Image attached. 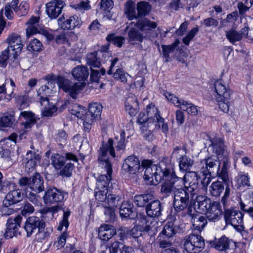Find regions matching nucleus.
<instances>
[{"mask_svg": "<svg viewBox=\"0 0 253 253\" xmlns=\"http://www.w3.org/2000/svg\"><path fill=\"white\" fill-rule=\"evenodd\" d=\"M99 150L98 160L102 167H104L107 174H101L98 177L95 189V197L99 202L105 203L108 196V187L112 173V165L109 161L107 154L109 152L112 157H115L113 140L111 138L109 139L106 143L102 144Z\"/></svg>", "mask_w": 253, "mask_h": 253, "instance_id": "f257e3e1", "label": "nucleus"}, {"mask_svg": "<svg viewBox=\"0 0 253 253\" xmlns=\"http://www.w3.org/2000/svg\"><path fill=\"white\" fill-rule=\"evenodd\" d=\"M146 115L144 112H140L138 117V122L143 125L141 127V131L144 133L146 139L150 141L152 139L151 131L161 127L163 132L167 133L169 127L164 122V119L161 117L160 112L155 106L151 104L146 108Z\"/></svg>", "mask_w": 253, "mask_h": 253, "instance_id": "f03ea898", "label": "nucleus"}, {"mask_svg": "<svg viewBox=\"0 0 253 253\" xmlns=\"http://www.w3.org/2000/svg\"><path fill=\"white\" fill-rule=\"evenodd\" d=\"M201 165L203 169H204V166H205V170H204L203 172L206 170L210 176H218L219 179L222 180L224 183L225 185V192L221 200V202L225 206L230 196V188L229 186L231 183L228 172V163L227 161H223L220 172V163L216 156H212L202 160Z\"/></svg>", "mask_w": 253, "mask_h": 253, "instance_id": "7ed1b4c3", "label": "nucleus"}, {"mask_svg": "<svg viewBox=\"0 0 253 253\" xmlns=\"http://www.w3.org/2000/svg\"><path fill=\"white\" fill-rule=\"evenodd\" d=\"M45 222L41 218L32 216L27 219L25 223L24 229L28 237H30L33 233L38 231L36 235V238L38 242H42L45 239L49 237L53 231L52 228H45Z\"/></svg>", "mask_w": 253, "mask_h": 253, "instance_id": "20e7f679", "label": "nucleus"}, {"mask_svg": "<svg viewBox=\"0 0 253 253\" xmlns=\"http://www.w3.org/2000/svg\"><path fill=\"white\" fill-rule=\"evenodd\" d=\"M195 194L180 187L177 189L173 195V207L175 211L180 212L187 209V213L192 215L193 204L195 203Z\"/></svg>", "mask_w": 253, "mask_h": 253, "instance_id": "39448f33", "label": "nucleus"}, {"mask_svg": "<svg viewBox=\"0 0 253 253\" xmlns=\"http://www.w3.org/2000/svg\"><path fill=\"white\" fill-rule=\"evenodd\" d=\"M57 84L59 88L74 99L77 98L78 95L84 88L82 83H73L62 76L57 77Z\"/></svg>", "mask_w": 253, "mask_h": 253, "instance_id": "423d86ee", "label": "nucleus"}, {"mask_svg": "<svg viewBox=\"0 0 253 253\" xmlns=\"http://www.w3.org/2000/svg\"><path fill=\"white\" fill-rule=\"evenodd\" d=\"M163 180L165 182L161 186V192L167 196H169L171 193L174 195L177 189L183 187L182 178L178 177L175 173H171L169 177H165Z\"/></svg>", "mask_w": 253, "mask_h": 253, "instance_id": "0eeeda50", "label": "nucleus"}, {"mask_svg": "<svg viewBox=\"0 0 253 253\" xmlns=\"http://www.w3.org/2000/svg\"><path fill=\"white\" fill-rule=\"evenodd\" d=\"M142 167L145 169L144 178L145 180L151 182L155 180L157 182H159L164 179L162 169L158 166L152 164L150 160L143 161Z\"/></svg>", "mask_w": 253, "mask_h": 253, "instance_id": "6e6552de", "label": "nucleus"}, {"mask_svg": "<svg viewBox=\"0 0 253 253\" xmlns=\"http://www.w3.org/2000/svg\"><path fill=\"white\" fill-rule=\"evenodd\" d=\"M184 247L189 253H198L205 247L203 238L198 234H191L184 238Z\"/></svg>", "mask_w": 253, "mask_h": 253, "instance_id": "1a4fd4ad", "label": "nucleus"}, {"mask_svg": "<svg viewBox=\"0 0 253 253\" xmlns=\"http://www.w3.org/2000/svg\"><path fill=\"white\" fill-rule=\"evenodd\" d=\"M140 163L139 159L133 155L128 156L122 165V173L127 177H131L139 171Z\"/></svg>", "mask_w": 253, "mask_h": 253, "instance_id": "9d476101", "label": "nucleus"}, {"mask_svg": "<svg viewBox=\"0 0 253 253\" xmlns=\"http://www.w3.org/2000/svg\"><path fill=\"white\" fill-rule=\"evenodd\" d=\"M58 23L64 30H73L76 28H80L83 22L79 16L73 15L66 18L63 16L58 20Z\"/></svg>", "mask_w": 253, "mask_h": 253, "instance_id": "9b49d317", "label": "nucleus"}, {"mask_svg": "<svg viewBox=\"0 0 253 253\" xmlns=\"http://www.w3.org/2000/svg\"><path fill=\"white\" fill-rule=\"evenodd\" d=\"M5 42L8 44L7 48L13 52V58H16L20 54L23 46L21 37L18 34L13 33L8 36Z\"/></svg>", "mask_w": 253, "mask_h": 253, "instance_id": "f8f14e48", "label": "nucleus"}, {"mask_svg": "<svg viewBox=\"0 0 253 253\" xmlns=\"http://www.w3.org/2000/svg\"><path fill=\"white\" fill-rule=\"evenodd\" d=\"M65 195V192L54 187H49L45 192L43 200L46 204L57 203L63 201Z\"/></svg>", "mask_w": 253, "mask_h": 253, "instance_id": "ddd939ff", "label": "nucleus"}, {"mask_svg": "<svg viewBox=\"0 0 253 253\" xmlns=\"http://www.w3.org/2000/svg\"><path fill=\"white\" fill-rule=\"evenodd\" d=\"M183 181V186L184 189L190 192L194 193L197 195L198 187V177L197 173L194 171L186 172L183 178H181Z\"/></svg>", "mask_w": 253, "mask_h": 253, "instance_id": "4468645a", "label": "nucleus"}, {"mask_svg": "<svg viewBox=\"0 0 253 253\" xmlns=\"http://www.w3.org/2000/svg\"><path fill=\"white\" fill-rule=\"evenodd\" d=\"M243 217V214L239 211L235 209H228L225 211L224 218L226 222L234 227L242 226Z\"/></svg>", "mask_w": 253, "mask_h": 253, "instance_id": "2eb2a0df", "label": "nucleus"}, {"mask_svg": "<svg viewBox=\"0 0 253 253\" xmlns=\"http://www.w3.org/2000/svg\"><path fill=\"white\" fill-rule=\"evenodd\" d=\"M22 219V217L20 215H17L14 218H9L7 220L4 233L6 238H11L19 233L18 229L20 226Z\"/></svg>", "mask_w": 253, "mask_h": 253, "instance_id": "dca6fc26", "label": "nucleus"}, {"mask_svg": "<svg viewBox=\"0 0 253 253\" xmlns=\"http://www.w3.org/2000/svg\"><path fill=\"white\" fill-rule=\"evenodd\" d=\"M213 88L215 93V99L221 100L222 98H230L231 90L229 86L223 80L215 81Z\"/></svg>", "mask_w": 253, "mask_h": 253, "instance_id": "f3484780", "label": "nucleus"}, {"mask_svg": "<svg viewBox=\"0 0 253 253\" xmlns=\"http://www.w3.org/2000/svg\"><path fill=\"white\" fill-rule=\"evenodd\" d=\"M70 214V211H65L64 212L63 219L60 223L57 229L59 231H62L63 227H65V231L61 235V236L58 238L57 242V247L58 248H62L64 247L66 244V238L67 237V233L65 232L67 230L68 227L69 226L68 217Z\"/></svg>", "mask_w": 253, "mask_h": 253, "instance_id": "a211bd4d", "label": "nucleus"}, {"mask_svg": "<svg viewBox=\"0 0 253 253\" xmlns=\"http://www.w3.org/2000/svg\"><path fill=\"white\" fill-rule=\"evenodd\" d=\"M195 200L196 201H195V203L193 204L194 207L193 208L194 211L200 213H205L212 204L210 199L205 196H198L195 195Z\"/></svg>", "mask_w": 253, "mask_h": 253, "instance_id": "6ab92c4d", "label": "nucleus"}, {"mask_svg": "<svg viewBox=\"0 0 253 253\" xmlns=\"http://www.w3.org/2000/svg\"><path fill=\"white\" fill-rule=\"evenodd\" d=\"M63 6L61 0L51 1L46 4V13L51 19H55L61 14Z\"/></svg>", "mask_w": 253, "mask_h": 253, "instance_id": "aec40b11", "label": "nucleus"}, {"mask_svg": "<svg viewBox=\"0 0 253 253\" xmlns=\"http://www.w3.org/2000/svg\"><path fill=\"white\" fill-rule=\"evenodd\" d=\"M125 107L126 111L131 116H134L139 110V104L136 97L133 94L127 95L125 101Z\"/></svg>", "mask_w": 253, "mask_h": 253, "instance_id": "412c9836", "label": "nucleus"}, {"mask_svg": "<svg viewBox=\"0 0 253 253\" xmlns=\"http://www.w3.org/2000/svg\"><path fill=\"white\" fill-rule=\"evenodd\" d=\"M209 148H211L217 156H226L227 151L223 140L221 138L215 137L210 139Z\"/></svg>", "mask_w": 253, "mask_h": 253, "instance_id": "4be33fe9", "label": "nucleus"}, {"mask_svg": "<svg viewBox=\"0 0 253 253\" xmlns=\"http://www.w3.org/2000/svg\"><path fill=\"white\" fill-rule=\"evenodd\" d=\"M128 41L130 44L136 46L139 49H142L141 43L143 42L144 36L139 29L131 28L128 31Z\"/></svg>", "mask_w": 253, "mask_h": 253, "instance_id": "5701e85b", "label": "nucleus"}, {"mask_svg": "<svg viewBox=\"0 0 253 253\" xmlns=\"http://www.w3.org/2000/svg\"><path fill=\"white\" fill-rule=\"evenodd\" d=\"M248 33L249 28L245 27L239 32L234 29L226 31V37L231 43H234L241 41L244 37H248Z\"/></svg>", "mask_w": 253, "mask_h": 253, "instance_id": "b1692460", "label": "nucleus"}, {"mask_svg": "<svg viewBox=\"0 0 253 253\" xmlns=\"http://www.w3.org/2000/svg\"><path fill=\"white\" fill-rule=\"evenodd\" d=\"M205 214L210 221L215 222L218 220L221 215V210L219 204L213 202Z\"/></svg>", "mask_w": 253, "mask_h": 253, "instance_id": "393cba45", "label": "nucleus"}, {"mask_svg": "<svg viewBox=\"0 0 253 253\" xmlns=\"http://www.w3.org/2000/svg\"><path fill=\"white\" fill-rule=\"evenodd\" d=\"M116 233L115 228L108 224L102 225L99 228L98 237L103 241H108Z\"/></svg>", "mask_w": 253, "mask_h": 253, "instance_id": "a878e982", "label": "nucleus"}, {"mask_svg": "<svg viewBox=\"0 0 253 253\" xmlns=\"http://www.w3.org/2000/svg\"><path fill=\"white\" fill-rule=\"evenodd\" d=\"M161 205L159 200H152L146 206V211L148 216L152 217H158L161 214Z\"/></svg>", "mask_w": 253, "mask_h": 253, "instance_id": "bb28decb", "label": "nucleus"}, {"mask_svg": "<svg viewBox=\"0 0 253 253\" xmlns=\"http://www.w3.org/2000/svg\"><path fill=\"white\" fill-rule=\"evenodd\" d=\"M133 205L129 202L122 203L120 208V214L122 218L130 219H134L137 215L136 212L133 211Z\"/></svg>", "mask_w": 253, "mask_h": 253, "instance_id": "cd10ccee", "label": "nucleus"}, {"mask_svg": "<svg viewBox=\"0 0 253 253\" xmlns=\"http://www.w3.org/2000/svg\"><path fill=\"white\" fill-rule=\"evenodd\" d=\"M134 25L141 32L147 33L155 29L157 24L147 18H144L139 20Z\"/></svg>", "mask_w": 253, "mask_h": 253, "instance_id": "c85d7f7f", "label": "nucleus"}, {"mask_svg": "<svg viewBox=\"0 0 253 253\" xmlns=\"http://www.w3.org/2000/svg\"><path fill=\"white\" fill-rule=\"evenodd\" d=\"M72 75L75 79L79 81H84L88 77L89 72L86 67L79 65L73 69Z\"/></svg>", "mask_w": 253, "mask_h": 253, "instance_id": "c756f323", "label": "nucleus"}, {"mask_svg": "<svg viewBox=\"0 0 253 253\" xmlns=\"http://www.w3.org/2000/svg\"><path fill=\"white\" fill-rule=\"evenodd\" d=\"M23 198V193L19 189H15L9 191L5 196L4 203L9 202L13 205L20 202Z\"/></svg>", "mask_w": 253, "mask_h": 253, "instance_id": "7c9ffc66", "label": "nucleus"}, {"mask_svg": "<svg viewBox=\"0 0 253 253\" xmlns=\"http://www.w3.org/2000/svg\"><path fill=\"white\" fill-rule=\"evenodd\" d=\"M30 188L38 193L44 190L43 179L39 173H37L32 176Z\"/></svg>", "mask_w": 253, "mask_h": 253, "instance_id": "2f4dec72", "label": "nucleus"}, {"mask_svg": "<svg viewBox=\"0 0 253 253\" xmlns=\"http://www.w3.org/2000/svg\"><path fill=\"white\" fill-rule=\"evenodd\" d=\"M28 25L26 34L28 37L39 32V18L33 16L27 22Z\"/></svg>", "mask_w": 253, "mask_h": 253, "instance_id": "473e14b6", "label": "nucleus"}, {"mask_svg": "<svg viewBox=\"0 0 253 253\" xmlns=\"http://www.w3.org/2000/svg\"><path fill=\"white\" fill-rule=\"evenodd\" d=\"M191 222L193 228L199 231H201L206 225L207 221L205 217L202 215H195L192 212Z\"/></svg>", "mask_w": 253, "mask_h": 253, "instance_id": "72a5a7b5", "label": "nucleus"}, {"mask_svg": "<svg viewBox=\"0 0 253 253\" xmlns=\"http://www.w3.org/2000/svg\"><path fill=\"white\" fill-rule=\"evenodd\" d=\"M20 117H23L26 120L24 123H23V125L24 128L26 129L31 128L37 121L35 114L30 111L21 112Z\"/></svg>", "mask_w": 253, "mask_h": 253, "instance_id": "f704fd0d", "label": "nucleus"}, {"mask_svg": "<svg viewBox=\"0 0 253 253\" xmlns=\"http://www.w3.org/2000/svg\"><path fill=\"white\" fill-rule=\"evenodd\" d=\"M159 168L162 169L164 177H169L171 173H175L172 169V167L170 160L168 158H164L160 163Z\"/></svg>", "mask_w": 253, "mask_h": 253, "instance_id": "c9c22d12", "label": "nucleus"}, {"mask_svg": "<svg viewBox=\"0 0 253 253\" xmlns=\"http://www.w3.org/2000/svg\"><path fill=\"white\" fill-rule=\"evenodd\" d=\"M125 13L129 20L138 18L136 14L135 3L132 0H128L126 2Z\"/></svg>", "mask_w": 253, "mask_h": 253, "instance_id": "e433bc0d", "label": "nucleus"}, {"mask_svg": "<svg viewBox=\"0 0 253 253\" xmlns=\"http://www.w3.org/2000/svg\"><path fill=\"white\" fill-rule=\"evenodd\" d=\"M102 106L97 103H92L88 106V111L86 113L88 118H91L92 120H95L101 115Z\"/></svg>", "mask_w": 253, "mask_h": 253, "instance_id": "4c0bfd02", "label": "nucleus"}, {"mask_svg": "<svg viewBox=\"0 0 253 253\" xmlns=\"http://www.w3.org/2000/svg\"><path fill=\"white\" fill-rule=\"evenodd\" d=\"M154 199L152 194L148 193L147 194L136 195L134 197V202L137 206L143 207L150 203Z\"/></svg>", "mask_w": 253, "mask_h": 253, "instance_id": "58836bf2", "label": "nucleus"}, {"mask_svg": "<svg viewBox=\"0 0 253 253\" xmlns=\"http://www.w3.org/2000/svg\"><path fill=\"white\" fill-rule=\"evenodd\" d=\"M225 185L222 180L213 182L210 187V191L213 196L218 197L223 192Z\"/></svg>", "mask_w": 253, "mask_h": 253, "instance_id": "ea45409f", "label": "nucleus"}, {"mask_svg": "<svg viewBox=\"0 0 253 253\" xmlns=\"http://www.w3.org/2000/svg\"><path fill=\"white\" fill-rule=\"evenodd\" d=\"M51 93V91L45 85H42L38 89L37 93L38 96L39 97L41 105H43L44 103L47 104L49 102L47 96Z\"/></svg>", "mask_w": 253, "mask_h": 253, "instance_id": "a19ab883", "label": "nucleus"}, {"mask_svg": "<svg viewBox=\"0 0 253 253\" xmlns=\"http://www.w3.org/2000/svg\"><path fill=\"white\" fill-rule=\"evenodd\" d=\"M106 40L107 42L115 45L116 46L121 47L125 42V38L122 36H117L116 34L111 33L108 34Z\"/></svg>", "mask_w": 253, "mask_h": 253, "instance_id": "79ce46f5", "label": "nucleus"}, {"mask_svg": "<svg viewBox=\"0 0 253 253\" xmlns=\"http://www.w3.org/2000/svg\"><path fill=\"white\" fill-rule=\"evenodd\" d=\"M97 54L96 52H94L87 55L86 63L90 66V69L100 67L101 63L97 57Z\"/></svg>", "mask_w": 253, "mask_h": 253, "instance_id": "37998d69", "label": "nucleus"}, {"mask_svg": "<svg viewBox=\"0 0 253 253\" xmlns=\"http://www.w3.org/2000/svg\"><path fill=\"white\" fill-rule=\"evenodd\" d=\"M162 93L165 96L167 99L172 103L175 106L181 108L182 106V101H184L183 99H179L176 95L174 94L168 92L166 90H163Z\"/></svg>", "mask_w": 253, "mask_h": 253, "instance_id": "c03bdc74", "label": "nucleus"}, {"mask_svg": "<svg viewBox=\"0 0 253 253\" xmlns=\"http://www.w3.org/2000/svg\"><path fill=\"white\" fill-rule=\"evenodd\" d=\"M51 164L56 169H60L65 165V157L55 154L51 157Z\"/></svg>", "mask_w": 253, "mask_h": 253, "instance_id": "a18cd8bd", "label": "nucleus"}, {"mask_svg": "<svg viewBox=\"0 0 253 253\" xmlns=\"http://www.w3.org/2000/svg\"><path fill=\"white\" fill-rule=\"evenodd\" d=\"M235 181L237 183L236 186L239 188L241 186H249L250 184V178L248 174H245L243 172H240L235 177Z\"/></svg>", "mask_w": 253, "mask_h": 253, "instance_id": "49530a36", "label": "nucleus"}, {"mask_svg": "<svg viewBox=\"0 0 253 253\" xmlns=\"http://www.w3.org/2000/svg\"><path fill=\"white\" fill-rule=\"evenodd\" d=\"M15 122L14 112L0 118V127H11Z\"/></svg>", "mask_w": 253, "mask_h": 253, "instance_id": "de8ad7c7", "label": "nucleus"}, {"mask_svg": "<svg viewBox=\"0 0 253 253\" xmlns=\"http://www.w3.org/2000/svg\"><path fill=\"white\" fill-rule=\"evenodd\" d=\"M214 248L219 251H225L229 248V239L225 236L215 241L213 244Z\"/></svg>", "mask_w": 253, "mask_h": 253, "instance_id": "09e8293b", "label": "nucleus"}, {"mask_svg": "<svg viewBox=\"0 0 253 253\" xmlns=\"http://www.w3.org/2000/svg\"><path fill=\"white\" fill-rule=\"evenodd\" d=\"M176 233L175 226L173 221H168L164 227L161 234L166 235L168 238L171 237Z\"/></svg>", "mask_w": 253, "mask_h": 253, "instance_id": "8fccbe9b", "label": "nucleus"}, {"mask_svg": "<svg viewBox=\"0 0 253 253\" xmlns=\"http://www.w3.org/2000/svg\"><path fill=\"white\" fill-rule=\"evenodd\" d=\"M194 161L185 155L179 160V167L180 170L186 171L190 169L193 165Z\"/></svg>", "mask_w": 253, "mask_h": 253, "instance_id": "3c124183", "label": "nucleus"}, {"mask_svg": "<svg viewBox=\"0 0 253 253\" xmlns=\"http://www.w3.org/2000/svg\"><path fill=\"white\" fill-rule=\"evenodd\" d=\"M182 106L180 109L186 111L189 114L192 116L197 114L198 109L197 106H195L193 104L185 100L182 101Z\"/></svg>", "mask_w": 253, "mask_h": 253, "instance_id": "603ef678", "label": "nucleus"}, {"mask_svg": "<svg viewBox=\"0 0 253 253\" xmlns=\"http://www.w3.org/2000/svg\"><path fill=\"white\" fill-rule=\"evenodd\" d=\"M137 16L141 17L147 14L151 10L150 5L147 2L142 1L138 3L137 6Z\"/></svg>", "mask_w": 253, "mask_h": 253, "instance_id": "864d4df0", "label": "nucleus"}, {"mask_svg": "<svg viewBox=\"0 0 253 253\" xmlns=\"http://www.w3.org/2000/svg\"><path fill=\"white\" fill-rule=\"evenodd\" d=\"M121 200L120 196L114 194H109L105 203L108 204L109 206L116 207L120 204Z\"/></svg>", "mask_w": 253, "mask_h": 253, "instance_id": "5fc2aeb1", "label": "nucleus"}, {"mask_svg": "<svg viewBox=\"0 0 253 253\" xmlns=\"http://www.w3.org/2000/svg\"><path fill=\"white\" fill-rule=\"evenodd\" d=\"M69 111L72 115L80 119L83 118L85 113L84 108L78 104H74L72 108H69Z\"/></svg>", "mask_w": 253, "mask_h": 253, "instance_id": "6e6d98bb", "label": "nucleus"}, {"mask_svg": "<svg viewBox=\"0 0 253 253\" xmlns=\"http://www.w3.org/2000/svg\"><path fill=\"white\" fill-rule=\"evenodd\" d=\"M13 205L9 202L5 204L4 200H3L2 206L0 207V214L3 216H7L12 214L14 212V210L11 207Z\"/></svg>", "mask_w": 253, "mask_h": 253, "instance_id": "4d7b16f0", "label": "nucleus"}, {"mask_svg": "<svg viewBox=\"0 0 253 253\" xmlns=\"http://www.w3.org/2000/svg\"><path fill=\"white\" fill-rule=\"evenodd\" d=\"M239 204L242 211L248 213L250 216H253V207L251 202L241 199Z\"/></svg>", "mask_w": 253, "mask_h": 253, "instance_id": "13d9d810", "label": "nucleus"}, {"mask_svg": "<svg viewBox=\"0 0 253 253\" xmlns=\"http://www.w3.org/2000/svg\"><path fill=\"white\" fill-rule=\"evenodd\" d=\"M128 74L125 73L122 69H117L113 74V77L115 80L120 81L123 83L127 82V77Z\"/></svg>", "mask_w": 253, "mask_h": 253, "instance_id": "bf43d9fd", "label": "nucleus"}, {"mask_svg": "<svg viewBox=\"0 0 253 253\" xmlns=\"http://www.w3.org/2000/svg\"><path fill=\"white\" fill-rule=\"evenodd\" d=\"M42 42L37 39L31 41L27 45V49L31 51H39L42 49Z\"/></svg>", "mask_w": 253, "mask_h": 253, "instance_id": "052dcab7", "label": "nucleus"}, {"mask_svg": "<svg viewBox=\"0 0 253 253\" xmlns=\"http://www.w3.org/2000/svg\"><path fill=\"white\" fill-rule=\"evenodd\" d=\"M91 69L90 73V80L92 82H98L101 77V75H104L106 73V70L104 68H101L100 71L98 70Z\"/></svg>", "mask_w": 253, "mask_h": 253, "instance_id": "680f3d73", "label": "nucleus"}, {"mask_svg": "<svg viewBox=\"0 0 253 253\" xmlns=\"http://www.w3.org/2000/svg\"><path fill=\"white\" fill-rule=\"evenodd\" d=\"M74 166L71 163H67L62 169H60V175L66 177H70L72 175V171Z\"/></svg>", "mask_w": 253, "mask_h": 253, "instance_id": "e2e57ef3", "label": "nucleus"}, {"mask_svg": "<svg viewBox=\"0 0 253 253\" xmlns=\"http://www.w3.org/2000/svg\"><path fill=\"white\" fill-rule=\"evenodd\" d=\"M44 109L42 112V114L45 117H51L54 113L57 111V108L53 105H49V102L47 104L44 103V104L42 105Z\"/></svg>", "mask_w": 253, "mask_h": 253, "instance_id": "0e129e2a", "label": "nucleus"}, {"mask_svg": "<svg viewBox=\"0 0 253 253\" xmlns=\"http://www.w3.org/2000/svg\"><path fill=\"white\" fill-rule=\"evenodd\" d=\"M185 155L186 151L184 148L176 146L173 149V151L171 154V157L179 160L182 157Z\"/></svg>", "mask_w": 253, "mask_h": 253, "instance_id": "69168bd1", "label": "nucleus"}, {"mask_svg": "<svg viewBox=\"0 0 253 253\" xmlns=\"http://www.w3.org/2000/svg\"><path fill=\"white\" fill-rule=\"evenodd\" d=\"M10 50L6 48L0 54V66L5 67L7 65V61L9 57Z\"/></svg>", "mask_w": 253, "mask_h": 253, "instance_id": "338daca9", "label": "nucleus"}, {"mask_svg": "<svg viewBox=\"0 0 253 253\" xmlns=\"http://www.w3.org/2000/svg\"><path fill=\"white\" fill-rule=\"evenodd\" d=\"M199 28L198 27L193 28L191 29L186 36L183 39V42L185 45H189L190 41L194 37L196 34L198 32Z\"/></svg>", "mask_w": 253, "mask_h": 253, "instance_id": "774afa93", "label": "nucleus"}]
</instances>
